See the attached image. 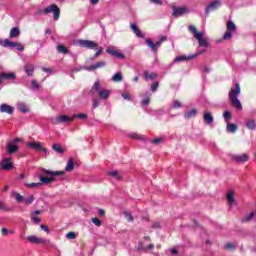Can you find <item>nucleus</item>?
Segmentation results:
<instances>
[{
  "instance_id": "f257e3e1",
  "label": "nucleus",
  "mask_w": 256,
  "mask_h": 256,
  "mask_svg": "<svg viewBox=\"0 0 256 256\" xmlns=\"http://www.w3.org/2000/svg\"><path fill=\"white\" fill-rule=\"evenodd\" d=\"M239 95H241V85H239V82H236L228 93V99L234 109L243 111V104H241V100H239Z\"/></svg>"
},
{
  "instance_id": "f03ea898",
  "label": "nucleus",
  "mask_w": 256,
  "mask_h": 256,
  "mask_svg": "<svg viewBox=\"0 0 256 256\" xmlns=\"http://www.w3.org/2000/svg\"><path fill=\"white\" fill-rule=\"evenodd\" d=\"M65 171H51L47 169H42L41 175L39 176L41 185H49V183H55L57 177H63Z\"/></svg>"
},
{
  "instance_id": "7ed1b4c3",
  "label": "nucleus",
  "mask_w": 256,
  "mask_h": 256,
  "mask_svg": "<svg viewBox=\"0 0 256 256\" xmlns=\"http://www.w3.org/2000/svg\"><path fill=\"white\" fill-rule=\"evenodd\" d=\"M49 13H53L54 21H59V17H61V9L56 4H51L44 9L37 10L35 15H49Z\"/></svg>"
},
{
  "instance_id": "20e7f679",
  "label": "nucleus",
  "mask_w": 256,
  "mask_h": 256,
  "mask_svg": "<svg viewBox=\"0 0 256 256\" xmlns=\"http://www.w3.org/2000/svg\"><path fill=\"white\" fill-rule=\"evenodd\" d=\"M1 47H6L8 49H17V51H25V47L19 42H13L9 39L0 40Z\"/></svg>"
},
{
  "instance_id": "39448f33",
  "label": "nucleus",
  "mask_w": 256,
  "mask_h": 256,
  "mask_svg": "<svg viewBox=\"0 0 256 256\" xmlns=\"http://www.w3.org/2000/svg\"><path fill=\"white\" fill-rule=\"evenodd\" d=\"M226 29H227V31L223 35V39H225V40L231 39V37H233L232 33H234V31H237V26L235 25V22L230 20L226 24Z\"/></svg>"
},
{
  "instance_id": "423d86ee",
  "label": "nucleus",
  "mask_w": 256,
  "mask_h": 256,
  "mask_svg": "<svg viewBox=\"0 0 256 256\" xmlns=\"http://www.w3.org/2000/svg\"><path fill=\"white\" fill-rule=\"evenodd\" d=\"M205 53V50L199 51L195 54L188 55V56H178L173 60V63H181L183 61H191V59H196V57H199V55H203Z\"/></svg>"
},
{
  "instance_id": "0eeeda50",
  "label": "nucleus",
  "mask_w": 256,
  "mask_h": 256,
  "mask_svg": "<svg viewBox=\"0 0 256 256\" xmlns=\"http://www.w3.org/2000/svg\"><path fill=\"white\" fill-rule=\"evenodd\" d=\"M77 45L84 49H97L99 47V44L91 40H77Z\"/></svg>"
},
{
  "instance_id": "6e6552de",
  "label": "nucleus",
  "mask_w": 256,
  "mask_h": 256,
  "mask_svg": "<svg viewBox=\"0 0 256 256\" xmlns=\"http://www.w3.org/2000/svg\"><path fill=\"white\" fill-rule=\"evenodd\" d=\"M185 13H189V10H187V7H185V6H182V7L173 6L172 7L173 17H181L182 15H185Z\"/></svg>"
},
{
  "instance_id": "1a4fd4ad",
  "label": "nucleus",
  "mask_w": 256,
  "mask_h": 256,
  "mask_svg": "<svg viewBox=\"0 0 256 256\" xmlns=\"http://www.w3.org/2000/svg\"><path fill=\"white\" fill-rule=\"evenodd\" d=\"M73 121V118L67 116V115H61L57 117L56 119L52 120L53 125H59L60 123H71Z\"/></svg>"
},
{
  "instance_id": "9d476101",
  "label": "nucleus",
  "mask_w": 256,
  "mask_h": 256,
  "mask_svg": "<svg viewBox=\"0 0 256 256\" xmlns=\"http://www.w3.org/2000/svg\"><path fill=\"white\" fill-rule=\"evenodd\" d=\"M0 167L3 171H11L13 169V163L11 162V158H4L0 162Z\"/></svg>"
},
{
  "instance_id": "9b49d317",
  "label": "nucleus",
  "mask_w": 256,
  "mask_h": 256,
  "mask_svg": "<svg viewBox=\"0 0 256 256\" xmlns=\"http://www.w3.org/2000/svg\"><path fill=\"white\" fill-rule=\"evenodd\" d=\"M219 7H221V2L219 0H215L211 2L206 6V9H205L206 15H209L211 11H215L216 9H219Z\"/></svg>"
},
{
  "instance_id": "f8f14e48",
  "label": "nucleus",
  "mask_w": 256,
  "mask_h": 256,
  "mask_svg": "<svg viewBox=\"0 0 256 256\" xmlns=\"http://www.w3.org/2000/svg\"><path fill=\"white\" fill-rule=\"evenodd\" d=\"M0 113H7L8 115H13L15 113V108L7 103L0 105Z\"/></svg>"
},
{
  "instance_id": "ddd939ff",
  "label": "nucleus",
  "mask_w": 256,
  "mask_h": 256,
  "mask_svg": "<svg viewBox=\"0 0 256 256\" xmlns=\"http://www.w3.org/2000/svg\"><path fill=\"white\" fill-rule=\"evenodd\" d=\"M27 240L30 243H36V245L42 244V245H47V243H49V240H45L43 238H38L37 236H28Z\"/></svg>"
},
{
  "instance_id": "4468645a",
  "label": "nucleus",
  "mask_w": 256,
  "mask_h": 256,
  "mask_svg": "<svg viewBox=\"0 0 256 256\" xmlns=\"http://www.w3.org/2000/svg\"><path fill=\"white\" fill-rule=\"evenodd\" d=\"M106 65H107L106 61H99V62H96L95 64L90 65V66L84 67V69L86 71H95V69H101V67H105Z\"/></svg>"
},
{
  "instance_id": "2eb2a0df",
  "label": "nucleus",
  "mask_w": 256,
  "mask_h": 256,
  "mask_svg": "<svg viewBox=\"0 0 256 256\" xmlns=\"http://www.w3.org/2000/svg\"><path fill=\"white\" fill-rule=\"evenodd\" d=\"M106 53H108V55H112V57H116V59H125V54L116 51L115 49L108 47L106 49Z\"/></svg>"
},
{
  "instance_id": "dca6fc26",
  "label": "nucleus",
  "mask_w": 256,
  "mask_h": 256,
  "mask_svg": "<svg viewBox=\"0 0 256 256\" xmlns=\"http://www.w3.org/2000/svg\"><path fill=\"white\" fill-rule=\"evenodd\" d=\"M0 74L2 75V81H4V79H5L9 83H13V81H15V79H17V74H15L13 72H10V73L2 72Z\"/></svg>"
},
{
  "instance_id": "f3484780",
  "label": "nucleus",
  "mask_w": 256,
  "mask_h": 256,
  "mask_svg": "<svg viewBox=\"0 0 256 256\" xmlns=\"http://www.w3.org/2000/svg\"><path fill=\"white\" fill-rule=\"evenodd\" d=\"M232 159L236 163H246V161H249V155L247 154L234 155L232 156Z\"/></svg>"
},
{
  "instance_id": "a211bd4d",
  "label": "nucleus",
  "mask_w": 256,
  "mask_h": 256,
  "mask_svg": "<svg viewBox=\"0 0 256 256\" xmlns=\"http://www.w3.org/2000/svg\"><path fill=\"white\" fill-rule=\"evenodd\" d=\"M146 45H148L149 49H151L153 53H157V49L161 47L159 46L158 42L154 43L153 40H151V38L146 39Z\"/></svg>"
},
{
  "instance_id": "6ab92c4d",
  "label": "nucleus",
  "mask_w": 256,
  "mask_h": 256,
  "mask_svg": "<svg viewBox=\"0 0 256 256\" xmlns=\"http://www.w3.org/2000/svg\"><path fill=\"white\" fill-rule=\"evenodd\" d=\"M27 147H30V149H33L34 151H41L43 149V144L39 141L28 142Z\"/></svg>"
},
{
  "instance_id": "aec40b11",
  "label": "nucleus",
  "mask_w": 256,
  "mask_h": 256,
  "mask_svg": "<svg viewBox=\"0 0 256 256\" xmlns=\"http://www.w3.org/2000/svg\"><path fill=\"white\" fill-rule=\"evenodd\" d=\"M204 33L196 37L199 47H211V44L207 41V39L203 38Z\"/></svg>"
},
{
  "instance_id": "412c9836",
  "label": "nucleus",
  "mask_w": 256,
  "mask_h": 256,
  "mask_svg": "<svg viewBox=\"0 0 256 256\" xmlns=\"http://www.w3.org/2000/svg\"><path fill=\"white\" fill-rule=\"evenodd\" d=\"M203 119L206 125H212V123L215 121V118H213V114H211V112H205Z\"/></svg>"
},
{
  "instance_id": "4be33fe9",
  "label": "nucleus",
  "mask_w": 256,
  "mask_h": 256,
  "mask_svg": "<svg viewBox=\"0 0 256 256\" xmlns=\"http://www.w3.org/2000/svg\"><path fill=\"white\" fill-rule=\"evenodd\" d=\"M155 249V244H149L148 246H145L143 242H139L137 246V251H151Z\"/></svg>"
},
{
  "instance_id": "5701e85b",
  "label": "nucleus",
  "mask_w": 256,
  "mask_h": 256,
  "mask_svg": "<svg viewBox=\"0 0 256 256\" xmlns=\"http://www.w3.org/2000/svg\"><path fill=\"white\" fill-rule=\"evenodd\" d=\"M19 151V146L14 145L12 142H9L7 144V153L8 155H13V153H17Z\"/></svg>"
},
{
  "instance_id": "b1692460",
  "label": "nucleus",
  "mask_w": 256,
  "mask_h": 256,
  "mask_svg": "<svg viewBox=\"0 0 256 256\" xmlns=\"http://www.w3.org/2000/svg\"><path fill=\"white\" fill-rule=\"evenodd\" d=\"M24 71L28 77H33V73H35V66L33 64H26L24 66Z\"/></svg>"
},
{
  "instance_id": "393cba45",
  "label": "nucleus",
  "mask_w": 256,
  "mask_h": 256,
  "mask_svg": "<svg viewBox=\"0 0 256 256\" xmlns=\"http://www.w3.org/2000/svg\"><path fill=\"white\" fill-rule=\"evenodd\" d=\"M144 99L141 101L142 107H147L149 103H151V94L149 92H146L142 95Z\"/></svg>"
},
{
  "instance_id": "a878e982",
  "label": "nucleus",
  "mask_w": 256,
  "mask_h": 256,
  "mask_svg": "<svg viewBox=\"0 0 256 256\" xmlns=\"http://www.w3.org/2000/svg\"><path fill=\"white\" fill-rule=\"evenodd\" d=\"M19 35H21V30L19 29V27H13L10 30V34H9L10 39H17Z\"/></svg>"
},
{
  "instance_id": "bb28decb",
  "label": "nucleus",
  "mask_w": 256,
  "mask_h": 256,
  "mask_svg": "<svg viewBox=\"0 0 256 256\" xmlns=\"http://www.w3.org/2000/svg\"><path fill=\"white\" fill-rule=\"evenodd\" d=\"M98 95L100 99L106 101V99H109V95H111V91L107 89H103L99 91Z\"/></svg>"
},
{
  "instance_id": "cd10ccee",
  "label": "nucleus",
  "mask_w": 256,
  "mask_h": 256,
  "mask_svg": "<svg viewBox=\"0 0 256 256\" xmlns=\"http://www.w3.org/2000/svg\"><path fill=\"white\" fill-rule=\"evenodd\" d=\"M246 127L250 131H255L256 130V121L255 119H249L246 121Z\"/></svg>"
},
{
  "instance_id": "c85d7f7f",
  "label": "nucleus",
  "mask_w": 256,
  "mask_h": 256,
  "mask_svg": "<svg viewBox=\"0 0 256 256\" xmlns=\"http://www.w3.org/2000/svg\"><path fill=\"white\" fill-rule=\"evenodd\" d=\"M193 117H197V109H192L184 113V119H191Z\"/></svg>"
},
{
  "instance_id": "c756f323",
  "label": "nucleus",
  "mask_w": 256,
  "mask_h": 256,
  "mask_svg": "<svg viewBox=\"0 0 256 256\" xmlns=\"http://www.w3.org/2000/svg\"><path fill=\"white\" fill-rule=\"evenodd\" d=\"M144 79H145V81H149V79H151V80L157 79V73L152 72L149 74L148 71H144Z\"/></svg>"
},
{
  "instance_id": "7c9ffc66",
  "label": "nucleus",
  "mask_w": 256,
  "mask_h": 256,
  "mask_svg": "<svg viewBox=\"0 0 256 256\" xmlns=\"http://www.w3.org/2000/svg\"><path fill=\"white\" fill-rule=\"evenodd\" d=\"M226 199H227L229 205H233V203H235V192L229 191L226 196Z\"/></svg>"
},
{
  "instance_id": "2f4dec72",
  "label": "nucleus",
  "mask_w": 256,
  "mask_h": 256,
  "mask_svg": "<svg viewBox=\"0 0 256 256\" xmlns=\"http://www.w3.org/2000/svg\"><path fill=\"white\" fill-rule=\"evenodd\" d=\"M112 81L115 83H121V81H123V74L121 72H117L112 76Z\"/></svg>"
},
{
  "instance_id": "473e14b6",
  "label": "nucleus",
  "mask_w": 256,
  "mask_h": 256,
  "mask_svg": "<svg viewBox=\"0 0 256 256\" xmlns=\"http://www.w3.org/2000/svg\"><path fill=\"white\" fill-rule=\"evenodd\" d=\"M0 211H4L6 213H9L13 211V207L6 205L5 203L0 201Z\"/></svg>"
},
{
  "instance_id": "72a5a7b5",
  "label": "nucleus",
  "mask_w": 256,
  "mask_h": 256,
  "mask_svg": "<svg viewBox=\"0 0 256 256\" xmlns=\"http://www.w3.org/2000/svg\"><path fill=\"white\" fill-rule=\"evenodd\" d=\"M12 196L17 201V203H23V201H25V197L19 194V192H12Z\"/></svg>"
},
{
  "instance_id": "f704fd0d",
  "label": "nucleus",
  "mask_w": 256,
  "mask_h": 256,
  "mask_svg": "<svg viewBox=\"0 0 256 256\" xmlns=\"http://www.w3.org/2000/svg\"><path fill=\"white\" fill-rule=\"evenodd\" d=\"M108 175L110 177H113V179H116L117 181H121V179H123V177L121 176V174H119L118 171H110L108 172Z\"/></svg>"
},
{
  "instance_id": "c9c22d12",
  "label": "nucleus",
  "mask_w": 256,
  "mask_h": 256,
  "mask_svg": "<svg viewBox=\"0 0 256 256\" xmlns=\"http://www.w3.org/2000/svg\"><path fill=\"white\" fill-rule=\"evenodd\" d=\"M73 169H75V163H73V159L70 158L65 167V171L71 172V171H73Z\"/></svg>"
},
{
  "instance_id": "e433bc0d",
  "label": "nucleus",
  "mask_w": 256,
  "mask_h": 256,
  "mask_svg": "<svg viewBox=\"0 0 256 256\" xmlns=\"http://www.w3.org/2000/svg\"><path fill=\"white\" fill-rule=\"evenodd\" d=\"M100 91H101V85L99 81H96L93 84L92 89L90 90V93H99Z\"/></svg>"
},
{
  "instance_id": "4c0bfd02",
  "label": "nucleus",
  "mask_w": 256,
  "mask_h": 256,
  "mask_svg": "<svg viewBox=\"0 0 256 256\" xmlns=\"http://www.w3.org/2000/svg\"><path fill=\"white\" fill-rule=\"evenodd\" d=\"M226 129H227L228 133H235L238 129V126H237V124L228 123Z\"/></svg>"
},
{
  "instance_id": "58836bf2",
  "label": "nucleus",
  "mask_w": 256,
  "mask_h": 256,
  "mask_svg": "<svg viewBox=\"0 0 256 256\" xmlns=\"http://www.w3.org/2000/svg\"><path fill=\"white\" fill-rule=\"evenodd\" d=\"M253 217H255V212H251L246 217L241 218L240 221H241V223H249L251 221V219H253Z\"/></svg>"
},
{
  "instance_id": "ea45409f",
  "label": "nucleus",
  "mask_w": 256,
  "mask_h": 256,
  "mask_svg": "<svg viewBox=\"0 0 256 256\" xmlns=\"http://www.w3.org/2000/svg\"><path fill=\"white\" fill-rule=\"evenodd\" d=\"M57 51H58V53H62L63 55H67V53H69V48L65 47L63 45H58L57 46Z\"/></svg>"
},
{
  "instance_id": "a19ab883",
  "label": "nucleus",
  "mask_w": 256,
  "mask_h": 256,
  "mask_svg": "<svg viewBox=\"0 0 256 256\" xmlns=\"http://www.w3.org/2000/svg\"><path fill=\"white\" fill-rule=\"evenodd\" d=\"M52 149L53 151H56L58 155H63V153H65V150H63L62 147L57 144H52Z\"/></svg>"
},
{
  "instance_id": "79ce46f5",
  "label": "nucleus",
  "mask_w": 256,
  "mask_h": 256,
  "mask_svg": "<svg viewBox=\"0 0 256 256\" xmlns=\"http://www.w3.org/2000/svg\"><path fill=\"white\" fill-rule=\"evenodd\" d=\"M188 29H189V31H190L191 33H193L195 39H197V36H198V35L203 34V32H198V31H197V28H195V26H193V25H190V26L188 27Z\"/></svg>"
},
{
  "instance_id": "37998d69",
  "label": "nucleus",
  "mask_w": 256,
  "mask_h": 256,
  "mask_svg": "<svg viewBox=\"0 0 256 256\" xmlns=\"http://www.w3.org/2000/svg\"><path fill=\"white\" fill-rule=\"evenodd\" d=\"M129 137L131 139H137L138 141H144L145 140V137L143 135H139L137 133L129 134Z\"/></svg>"
},
{
  "instance_id": "c03bdc74",
  "label": "nucleus",
  "mask_w": 256,
  "mask_h": 256,
  "mask_svg": "<svg viewBox=\"0 0 256 256\" xmlns=\"http://www.w3.org/2000/svg\"><path fill=\"white\" fill-rule=\"evenodd\" d=\"M18 109L21 111V113H29V108H27V105L23 103L18 105Z\"/></svg>"
},
{
  "instance_id": "a18cd8bd",
  "label": "nucleus",
  "mask_w": 256,
  "mask_h": 256,
  "mask_svg": "<svg viewBox=\"0 0 256 256\" xmlns=\"http://www.w3.org/2000/svg\"><path fill=\"white\" fill-rule=\"evenodd\" d=\"M26 187H30L31 189H35L37 187H41V183L40 182H32V183H25L24 184Z\"/></svg>"
},
{
  "instance_id": "49530a36",
  "label": "nucleus",
  "mask_w": 256,
  "mask_h": 256,
  "mask_svg": "<svg viewBox=\"0 0 256 256\" xmlns=\"http://www.w3.org/2000/svg\"><path fill=\"white\" fill-rule=\"evenodd\" d=\"M223 117L226 121H229V119H233V113L231 111H225Z\"/></svg>"
},
{
  "instance_id": "de8ad7c7",
  "label": "nucleus",
  "mask_w": 256,
  "mask_h": 256,
  "mask_svg": "<svg viewBox=\"0 0 256 256\" xmlns=\"http://www.w3.org/2000/svg\"><path fill=\"white\" fill-rule=\"evenodd\" d=\"M26 205H31L35 201V196L31 195L28 198L24 199Z\"/></svg>"
},
{
  "instance_id": "09e8293b",
  "label": "nucleus",
  "mask_w": 256,
  "mask_h": 256,
  "mask_svg": "<svg viewBox=\"0 0 256 256\" xmlns=\"http://www.w3.org/2000/svg\"><path fill=\"white\" fill-rule=\"evenodd\" d=\"M31 85H32V89H34V91H39L40 85H39V83H37V81L32 80Z\"/></svg>"
},
{
  "instance_id": "8fccbe9b",
  "label": "nucleus",
  "mask_w": 256,
  "mask_h": 256,
  "mask_svg": "<svg viewBox=\"0 0 256 256\" xmlns=\"http://www.w3.org/2000/svg\"><path fill=\"white\" fill-rule=\"evenodd\" d=\"M150 143H153V145H159L160 143H163V138H156L150 140Z\"/></svg>"
},
{
  "instance_id": "3c124183",
  "label": "nucleus",
  "mask_w": 256,
  "mask_h": 256,
  "mask_svg": "<svg viewBox=\"0 0 256 256\" xmlns=\"http://www.w3.org/2000/svg\"><path fill=\"white\" fill-rule=\"evenodd\" d=\"M136 37H138L139 39H143V37H145V35H143V32H141V29H137L134 31Z\"/></svg>"
},
{
  "instance_id": "603ef678",
  "label": "nucleus",
  "mask_w": 256,
  "mask_h": 256,
  "mask_svg": "<svg viewBox=\"0 0 256 256\" xmlns=\"http://www.w3.org/2000/svg\"><path fill=\"white\" fill-rule=\"evenodd\" d=\"M224 248L227 249L228 251H233L235 249V244L227 243L225 244Z\"/></svg>"
},
{
  "instance_id": "864d4df0",
  "label": "nucleus",
  "mask_w": 256,
  "mask_h": 256,
  "mask_svg": "<svg viewBox=\"0 0 256 256\" xmlns=\"http://www.w3.org/2000/svg\"><path fill=\"white\" fill-rule=\"evenodd\" d=\"M173 109H180V107H183V104L179 102V100H175L172 105Z\"/></svg>"
},
{
  "instance_id": "5fc2aeb1",
  "label": "nucleus",
  "mask_w": 256,
  "mask_h": 256,
  "mask_svg": "<svg viewBox=\"0 0 256 256\" xmlns=\"http://www.w3.org/2000/svg\"><path fill=\"white\" fill-rule=\"evenodd\" d=\"M158 88H159V82H154V83H152V85H151V91H152V93H155Z\"/></svg>"
},
{
  "instance_id": "6e6d98bb",
  "label": "nucleus",
  "mask_w": 256,
  "mask_h": 256,
  "mask_svg": "<svg viewBox=\"0 0 256 256\" xmlns=\"http://www.w3.org/2000/svg\"><path fill=\"white\" fill-rule=\"evenodd\" d=\"M66 238H68V239H77V234H75V232H68L66 234Z\"/></svg>"
},
{
  "instance_id": "4d7b16f0",
  "label": "nucleus",
  "mask_w": 256,
  "mask_h": 256,
  "mask_svg": "<svg viewBox=\"0 0 256 256\" xmlns=\"http://www.w3.org/2000/svg\"><path fill=\"white\" fill-rule=\"evenodd\" d=\"M92 223H94L96 227H101V220L99 218H92Z\"/></svg>"
},
{
  "instance_id": "13d9d810",
  "label": "nucleus",
  "mask_w": 256,
  "mask_h": 256,
  "mask_svg": "<svg viewBox=\"0 0 256 256\" xmlns=\"http://www.w3.org/2000/svg\"><path fill=\"white\" fill-rule=\"evenodd\" d=\"M87 117H88L87 114H83V113L74 115V118L76 119H87Z\"/></svg>"
},
{
  "instance_id": "bf43d9fd",
  "label": "nucleus",
  "mask_w": 256,
  "mask_h": 256,
  "mask_svg": "<svg viewBox=\"0 0 256 256\" xmlns=\"http://www.w3.org/2000/svg\"><path fill=\"white\" fill-rule=\"evenodd\" d=\"M124 216L126 217L127 221H133V215L130 212H124Z\"/></svg>"
},
{
  "instance_id": "052dcab7",
  "label": "nucleus",
  "mask_w": 256,
  "mask_h": 256,
  "mask_svg": "<svg viewBox=\"0 0 256 256\" xmlns=\"http://www.w3.org/2000/svg\"><path fill=\"white\" fill-rule=\"evenodd\" d=\"M99 55H103V48L102 47H100V49L94 54L92 59H97V57H99Z\"/></svg>"
},
{
  "instance_id": "680f3d73",
  "label": "nucleus",
  "mask_w": 256,
  "mask_h": 256,
  "mask_svg": "<svg viewBox=\"0 0 256 256\" xmlns=\"http://www.w3.org/2000/svg\"><path fill=\"white\" fill-rule=\"evenodd\" d=\"M122 97H123V99H125L126 101H131V100H132L131 95H129V93H127V92H123V93H122Z\"/></svg>"
},
{
  "instance_id": "e2e57ef3",
  "label": "nucleus",
  "mask_w": 256,
  "mask_h": 256,
  "mask_svg": "<svg viewBox=\"0 0 256 256\" xmlns=\"http://www.w3.org/2000/svg\"><path fill=\"white\" fill-rule=\"evenodd\" d=\"M152 229H161V223L153 222L152 223Z\"/></svg>"
},
{
  "instance_id": "0e129e2a",
  "label": "nucleus",
  "mask_w": 256,
  "mask_h": 256,
  "mask_svg": "<svg viewBox=\"0 0 256 256\" xmlns=\"http://www.w3.org/2000/svg\"><path fill=\"white\" fill-rule=\"evenodd\" d=\"M164 41H167V36L160 37L157 43L161 47V43H164Z\"/></svg>"
},
{
  "instance_id": "69168bd1",
  "label": "nucleus",
  "mask_w": 256,
  "mask_h": 256,
  "mask_svg": "<svg viewBox=\"0 0 256 256\" xmlns=\"http://www.w3.org/2000/svg\"><path fill=\"white\" fill-rule=\"evenodd\" d=\"M92 107H93V109H97V107H99V100L98 99L93 100Z\"/></svg>"
},
{
  "instance_id": "338daca9",
  "label": "nucleus",
  "mask_w": 256,
  "mask_h": 256,
  "mask_svg": "<svg viewBox=\"0 0 256 256\" xmlns=\"http://www.w3.org/2000/svg\"><path fill=\"white\" fill-rule=\"evenodd\" d=\"M40 228L42 231H45V233H49V227L45 224L40 225Z\"/></svg>"
},
{
  "instance_id": "774afa93",
  "label": "nucleus",
  "mask_w": 256,
  "mask_h": 256,
  "mask_svg": "<svg viewBox=\"0 0 256 256\" xmlns=\"http://www.w3.org/2000/svg\"><path fill=\"white\" fill-rule=\"evenodd\" d=\"M170 253H171L172 255H178V254H179V250H178V249H175V248H171V249H170Z\"/></svg>"
}]
</instances>
